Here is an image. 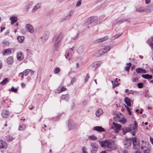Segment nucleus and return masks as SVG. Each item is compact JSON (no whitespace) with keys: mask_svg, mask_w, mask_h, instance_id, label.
<instances>
[{"mask_svg":"<svg viewBox=\"0 0 153 153\" xmlns=\"http://www.w3.org/2000/svg\"><path fill=\"white\" fill-rule=\"evenodd\" d=\"M63 38L62 33L55 35L52 39L54 51H57L61 45L62 41Z\"/></svg>","mask_w":153,"mask_h":153,"instance_id":"nucleus-1","label":"nucleus"},{"mask_svg":"<svg viewBox=\"0 0 153 153\" xmlns=\"http://www.w3.org/2000/svg\"><path fill=\"white\" fill-rule=\"evenodd\" d=\"M133 145L134 149L137 150L139 147V145L137 142L136 137L126 138L124 142V146L127 149H130L132 145Z\"/></svg>","mask_w":153,"mask_h":153,"instance_id":"nucleus-2","label":"nucleus"},{"mask_svg":"<svg viewBox=\"0 0 153 153\" xmlns=\"http://www.w3.org/2000/svg\"><path fill=\"white\" fill-rule=\"evenodd\" d=\"M114 141L111 140H106L100 142V145L102 147L104 148H108L111 150L114 149Z\"/></svg>","mask_w":153,"mask_h":153,"instance_id":"nucleus-3","label":"nucleus"},{"mask_svg":"<svg viewBox=\"0 0 153 153\" xmlns=\"http://www.w3.org/2000/svg\"><path fill=\"white\" fill-rule=\"evenodd\" d=\"M142 143L141 145V150L143 153H149L151 149V146L147 142H144L143 140L142 141Z\"/></svg>","mask_w":153,"mask_h":153,"instance_id":"nucleus-4","label":"nucleus"},{"mask_svg":"<svg viewBox=\"0 0 153 153\" xmlns=\"http://www.w3.org/2000/svg\"><path fill=\"white\" fill-rule=\"evenodd\" d=\"M137 123L136 121L134 122V124L130 125L128 127L130 132H131L133 136L135 135V132L137 130Z\"/></svg>","mask_w":153,"mask_h":153,"instance_id":"nucleus-5","label":"nucleus"},{"mask_svg":"<svg viewBox=\"0 0 153 153\" xmlns=\"http://www.w3.org/2000/svg\"><path fill=\"white\" fill-rule=\"evenodd\" d=\"M122 126L120 124H116L115 122H113L111 126V128L114 130L116 133H118L121 129Z\"/></svg>","mask_w":153,"mask_h":153,"instance_id":"nucleus-6","label":"nucleus"},{"mask_svg":"<svg viewBox=\"0 0 153 153\" xmlns=\"http://www.w3.org/2000/svg\"><path fill=\"white\" fill-rule=\"evenodd\" d=\"M110 48L109 46H107L103 48L100 50L99 51V55H102L105 54L108 52L110 50Z\"/></svg>","mask_w":153,"mask_h":153,"instance_id":"nucleus-7","label":"nucleus"},{"mask_svg":"<svg viewBox=\"0 0 153 153\" xmlns=\"http://www.w3.org/2000/svg\"><path fill=\"white\" fill-rule=\"evenodd\" d=\"M91 147L90 148L91 153H96L97 150V146L95 143H91Z\"/></svg>","mask_w":153,"mask_h":153,"instance_id":"nucleus-8","label":"nucleus"},{"mask_svg":"<svg viewBox=\"0 0 153 153\" xmlns=\"http://www.w3.org/2000/svg\"><path fill=\"white\" fill-rule=\"evenodd\" d=\"M26 30L29 32L33 33L34 32V28L31 24H27L25 26Z\"/></svg>","mask_w":153,"mask_h":153,"instance_id":"nucleus-9","label":"nucleus"},{"mask_svg":"<svg viewBox=\"0 0 153 153\" xmlns=\"http://www.w3.org/2000/svg\"><path fill=\"white\" fill-rule=\"evenodd\" d=\"M97 19V17L95 16H92L88 19L85 23L86 24H89L95 21Z\"/></svg>","mask_w":153,"mask_h":153,"instance_id":"nucleus-10","label":"nucleus"},{"mask_svg":"<svg viewBox=\"0 0 153 153\" xmlns=\"http://www.w3.org/2000/svg\"><path fill=\"white\" fill-rule=\"evenodd\" d=\"M102 64V62L100 61H97L94 62L92 64V66L94 70H95Z\"/></svg>","mask_w":153,"mask_h":153,"instance_id":"nucleus-11","label":"nucleus"},{"mask_svg":"<svg viewBox=\"0 0 153 153\" xmlns=\"http://www.w3.org/2000/svg\"><path fill=\"white\" fill-rule=\"evenodd\" d=\"M49 33L47 32L45 33L41 37L42 41L43 42H45L48 38Z\"/></svg>","mask_w":153,"mask_h":153,"instance_id":"nucleus-12","label":"nucleus"},{"mask_svg":"<svg viewBox=\"0 0 153 153\" xmlns=\"http://www.w3.org/2000/svg\"><path fill=\"white\" fill-rule=\"evenodd\" d=\"M41 6V4L40 3L37 4L33 7L31 11L32 13L35 12L36 10L40 8Z\"/></svg>","mask_w":153,"mask_h":153,"instance_id":"nucleus-13","label":"nucleus"},{"mask_svg":"<svg viewBox=\"0 0 153 153\" xmlns=\"http://www.w3.org/2000/svg\"><path fill=\"white\" fill-rule=\"evenodd\" d=\"M68 126L70 130L74 128L75 124L72 120H69Z\"/></svg>","mask_w":153,"mask_h":153,"instance_id":"nucleus-14","label":"nucleus"},{"mask_svg":"<svg viewBox=\"0 0 153 153\" xmlns=\"http://www.w3.org/2000/svg\"><path fill=\"white\" fill-rule=\"evenodd\" d=\"M11 53V51L9 49H6L2 51V54L3 56H7Z\"/></svg>","mask_w":153,"mask_h":153,"instance_id":"nucleus-15","label":"nucleus"},{"mask_svg":"<svg viewBox=\"0 0 153 153\" xmlns=\"http://www.w3.org/2000/svg\"><path fill=\"white\" fill-rule=\"evenodd\" d=\"M7 147V143L4 140H0V148H5Z\"/></svg>","mask_w":153,"mask_h":153,"instance_id":"nucleus-16","label":"nucleus"},{"mask_svg":"<svg viewBox=\"0 0 153 153\" xmlns=\"http://www.w3.org/2000/svg\"><path fill=\"white\" fill-rule=\"evenodd\" d=\"M67 90V88L63 86H59L57 89L58 93H60Z\"/></svg>","mask_w":153,"mask_h":153,"instance_id":"nucleus-17","label":"nucleus"},{"mask_svg":"<svg viewBox=\"0 0 153 153\" xmlns=\"http://www.w3.org/2000/svg\"><path fill=\"white\" fill-rule=\"evenodd\" d=\"M33 4V2L32 1H29L27 3L25 7V9L26 10L28 11L29 10Z\"/></svg>","mask_w":153,"mask_h":153,"instance_id":"nucleus-18","label":"nucleus"},{"mask_svg":"<svg viewBox=\"0 0 153 153\" xmlns=\"http://www.w3.org/2000/svg\"><path fill=\"white\" fill-rule=\"evenodd\" d=\"M10 19L11 20V24L13 25L18 20V18L16 16H13L10 17Z\"/></svg>","mask_w":153,"mask_h":153,"instance_id":"nucleus-19","label":"nucleus"},{"mask_svg":"<svg viewBox=\"0 0 153 153\" xmlns=\"http://www.w3.org/2000/svg\"><path fill=\"white\" fill-rule=\"evenodd\" d=\"M17 57L18 60L22 61L24 58V55L21 52H20L17 53Z\"/></svg>","mask_w":153,"mask_h":153,"instance_id":"nucleus-20","label":"nucleus"},{"mask_svg":"<svg viewBox=\"0 0 153 153\" xmlns=\"http://www.w3.org/2000/svg\"><path fill=\"white\" fill-rule=\"evenodd\" d=\"M125 21L126 20L124 19H117L114 21L113 23L115 25L120 24Z\"/></svg>","mask_w":153,"mask_h":153,"instance_id":"nucleus-21","label":"nucleus"},{"mask_svg":"<svg viewBox=\"0 0 153 153\" xmlns=\"http://www.w3.org/2000/svg\"><path fill=\"white\" fill-rule=\"evenodd\" d=\"M146 10L148 12H151L153 10V4H151L146 8Z\"/></svg>","mask_w":153,"mask_h":153,"instance_id":"nucleus-22","label":"nucleus"},{"mask_svg":"<svg viewBox=\"0 0 153 153\" xmlns=\"http://www.w3.org/2000/svg\"><path fill=\"white\" fill-rule=\"evenodd\" d=\"M93 129L94 130L100 132L103 131L105 130V129L103 128L100 126L94 127Z\"/></svg>","mask_w":153,"mask_h":153,"instance_id":"nucleus-23","label":"nucleus"},{"mask_svg":"<svg viewBox=\"0 0 153 153\" xmlns=\"http://www.w3.org/2000/svg\"><path fill=\"white\" fill-rule=\"evenodd\" d=\"M7 62L9 65H12L13 62V56H9L7 59Z\"/></svg>","mask_w":153,"mask_h":153,"instance_id":"nucleus-24","label":"nucleus"},{"mask_svg":"<svg viewBox=\"0 0 153 153\" xmlns=\"http://www.w3.org/2000/svg\"><path fill=\"white\" fill-rule=\"evenodd\" d=\"M78 31H76L72 33L71 35V38L74 39H75L78 37Z\"/></svg>","mask_w":153,"mask_h":153,"instance_id":"nucleus-25","label":"nucleus"},{"mask_svg":"<svg viewBox=\"0 0 153 153\" xmlns=\"http://www.w3.org/2000/svg\"><path fill=\"white\" fill-rule=\"evenodd\" d=\"M136 71L137 73H146L145 70L141 68H137L136 69Z\"/></svg>","mask_w":153,"mask_h":153,"instance_id":"nucleus-26","label":"nucleus"},{"mask_svg":"<svg viewBox=\"0 0 153 153\" xmlns=\"http://www.w3.org/2000/svg\"><path fill=\"white\" fill-rule=\"evenodd\" d=\"M136 11L138 12H143L145 11L146 8H144L143 7H140L137 8L136 10Z\"/></svg>","mask_w":153,"mask_h":153,"instance_id":"nucleus-27","label":"nucleus"},{"mask_svg":"<svg viewBox=\"0 0 153 153\" xmlns=\"http://www.w3.org/2000/svg\"><path fill=\"white\" fill-rule=\"evenodd\" d=\"M2 115L4 117L7 118L9 116V112L6 110H3L2 113Z\"/></svg>","mask_w":153,"mask_h":153,"instance_id":"nucleus-28","label":"nucleus"},{"mask_svg":"<svg viewBox=\"0 0 153 153\" xmlns=\"http://www.w3.org/2000/svg\"><path fill=\"white\" fill-rule=\"evenodd\" d=\"M124 102L128 106H130L131 105V103L130 102V99L128 97H126L125 98Z\"/></svg>","mask_w":153,"mask_h":153,"instance_id":"nucleus-29","label":"nucleus"},{"mask_svg":"<svg viewBox=\"0 0 153 153\" xmlns=\"http://www.w3.org/2000/svg\"><path fill=\"white\" fill-rule=\"evenodd\" d=\"M103 113L102 110L101 108L97 109L96 112V115L97 117H99Z\"/></svg>","mask_w":153,"mask_h":153,"instance_id":"nucleus-30","label":"nucleus"},{"mask_svg":"<svg viewBox=\"0 0 153 153\" xmlns=\"http://www.w3.org/2000/svg\"><path fill=\"white\" fill-rule=\"evenodd\" d=\"M69 95L68 94L62 95L61 97V99L68 101L69 100Z\"/></svg>","mask_w":153,"mask_h":153,"instance_id":"nucleus-31","label":"nucleus"},{"mask_svg":"<svg viewBox=\"0 0 153 153\" xmlns=\"http://www.w3.org/2000/svg\"><path fill=\"white\" fill-rule=\"evenodd\" d=\"M142 76L143 78L148 79H152V75H149L148 74L142 75Z\"/></svg>","mask_w":153,"mask_h":153,"instance_id":"nucleus-32","label":"nucleus"},{"mask_svg":"<svg viewBox=\"0 0 153 153\" xmlns=\"http://www.w3.org/2000/svg\"><path fill=\"white\" fill-rule=\"evenodd\" d=\"M73 14V12L72 11H70L65 16V19L67 20L70 19Z\"/></svg>","mask_w":153,"mask_h":153,"instance_id":"nucleus-33","label":"nucleus"},{"mask_svg":"<svg viewBox=\"0 0 153 153\" xmlns=\"http://www.w3.org/2000/svg\"><path fill=\"white\" fill-rule=\"evenodd\" d=\"M122 133L123 134H125L126 133L130 132L129 129L128 127H124L122 129Z\"/></svg>","mask_w":153,"mask_h":153,"instance_id":"nucleus-34","label":"nucleus"},{"mask_svg":"<svg viewBox=\"0 0 153 153\" xmlns=\"http://www.w3.org/2000/svg\"><path fill=\"white\" fill-rule=\"evenodd\" d=\"M131 66V64L130 62L128 63H126V66L125 68V70L126 71H128Z\"/></svg>","mask_w":153,"mask_h":153,"instance_id":"nucleus-35","label":"nucleus"},{"mask_svg":"<svg viewBox=\"0 0 153 153\" xmlns=\"http://www.w3.org/2000/svg\"><path fill=\"white\" fill-rule=\"evenodd\" d=\"M17 39L19 42L22 43L23 42L25 38L24 36H19L17 37Z\"/></svg>","mask_w":153,"mask_h":153,"instance_id":"nucleus-36","label":"nucleus"},{"mask_svg":"<svg viewBox=\"0 0 153 153\" xmlns=\"http://www.w3.org/2000/svg\"><path fill=\"white\" fill-rule=\"evenodd\" d=\"M15 138V137H13L10 135H7L6 136V139L10 141H12Z\"/></svg>","mask_w":153,"mask_h":153,"instance_id":"nucleus-37","label":"nucleus"},{"mask_svg":"<svg viewBox=\"0 0 153 153\" xmlns=\"http://www.w3.org/2000/svg\"><path fill=\"white\" fill-rule=\"evenodd\" d=\"M26 128V126L25 124H22L19 127V130L20 131L24 130Z\"/></svg>","mask_w":153,"mask_h":153,"instance_id":"nucleus-38","label":"nucleus"},{"mask_svg":"<svg viewBox=\"0 0 153 153\" xmlns=\"http://www.w3.org/2000/svg\"><path fill=\"white\" fill-rule=\"evenodd\" d=\"M83 51V48L82 47H79L77 49V52L79 54L82 53Z\"/></svg>","mask_w":153,"mask_h":153,"instance_id":"nucleus-39","label":"nucleus"},{"mask_svg":"<svg viewBox=\"0 0 153 153\" xmlns=\"http://www.w3.org/2000/svg\"><path fill=\"white\" fill-rule=\"evenodd\" d=\"M108 38L107 36H105L102 38L98 39V41L99 42H102L106 40Z\"/></svg>","mask_w":153,"mask_h":153,"instance_id":"nucleus-40","label":"nucleus"},{"mask_svg":"<svg viewBox=\"0 0 153 153\" xmlns=\"http://www.w3.org/2000/svg\"><path fill=\"white\" fill-rule=\"evenodd\" d=\"M8 81V79L7 78H5L1 82L0 84L2 85H5Z\"/></svg>","mask_w":153,"mask_h":153,"instance_id":"nucleus-41","label":"nucleus"},{"mask_svg":"<svg viewBox=\"0 0 153 153\" xmlns=\"http://www.w3.org/2000/svg\"><path fill=\"white\" fill-rule=\"evenodd\" d=\"M29 73V69H26L25 70L23 73H21L20 74H24L25 76H27Z\"/></svg>","mask_w":153,"mask_h":153,"instance_id":"nucleus-42","label":"nucleus"},{"mask_svg":"<svg viewBox=\"0 0 153 153\" xmlns=\"http://www.w3.org/2000/svg\"><path fill=\"white\" fill-rule=\"evenodd\" d=\"M88 138L91 140H94L97 139L96 136L94 135L89 136H88Z\"/></svg>","mask_w":153,"mask_h":153,"instance_id":"nucleus-43","label":"nucleus"},{"mask_svg":"<svg viewBox=\"0 0 153 153\" xmlns=\"http://www.w3.org/2000/svg\"><path fill=\"white\" fill-rule=\"evenodd\" d=\"M54 73L55 74H57L60 71V69L59 68H56L54 70Z\"/></svg>","mask_w":153,"mask_h":153,"instance_id":"nucleus-44","label":"nucleus"},{"mask_svg":"<svg viewBox=\"0 0 153 153\" xmlns=\"http://www.w3.org/2000/svg\"><path fill=\"white\" fill-rule=\"evenodd\" d=\"M120 123L122 124H124L126 122V120L125 118H123L120 121Z\"/></svg>","mask_w":153,"mask_h":153,"instance_id":"nucleus-45","label":"nucleus"},{"mask_svg":"<svg viewBox=\"0 0 153 153\" xmlns=\"http://www.w3.org/2000/svg\"><path fill=\"white\" fill-rule=\"evenodd\" d=\"M81 0H79L77 2L76 6V7H79L80 6L81 4Z\"/></svg>","mask_w":153,"mask_h":153,"instance_id":"nucleus-46","label":"nucleus"},{"mask_svg":"<svg viewBox=\"0 0 153 153\" xmlns=\"http://www.w3.org/2000/svg\"><path fill=\"white\" fill-rule=\"evenodd\" d=\"M152 40L153 41V37L152 38ZM149 45L151 48V49L153 51V42H151L149 43Z\"/></svg>","mask_w":153,"mask_h":153,"instance_id":"nucleus-47","label":"nucleus"},{"mask_svg":"<svg viewBox=\"0 0 153 153\" xmlns=\"http://www.w3.org/2000/svg\"><path fill=\"white\" fill-rule=\"evenodd\" d=\"M138 87L139 88H141L143 87V84L142 83H139L137 84Z\"/></svg>","mask_w":153,"mask_h":153,"instance_id":"nucleus-48","label":"nucleus"},{"mask_svg":"<svg viewBox=\"0 0 153 153\" xmlns=\"http://www.w3.org/2000/svg\"><path fill=\"white\" fill-rule=\"evenodd\" d=\"M89 78V76L88 74H87L86 75V76L85 77V82H86L88 81V80Z\"/></svg>","mask_w":153,"mask_h":153,"instance_id":"nucleus-49","label":"nucleus"},{"mask_svg":"<svg viewBox=\"0 0 153 153\" xmlns=\"http://www.w3.org/2000/svg\"><path fill=\"white\" fill-rule=\"evenodd\" d=\"M125 106L127 109V110L128 112H129V114L131 115V112L130 111V108L126 105Z\"/></svg>","mask_w":153,"mask_h":153,"instance_id":"nucleus-50","label":"nucleus"},{"mask_svg":"<svg viewBox=\"0 0 153 153\" xmlns=\"http://www.w3.org/2000/svg\"><path fill=\"white\" fill-rule=\"evenodd\" d=\"M111 82L112 83L113 85V88H114L116 86H117L118 85V84H115V83H114L112 81Z\"/></svg>","mask_w":153,"mask_h":153,"instance_id":"nucleus-51","label":"nucleus"},{"mask_svg":"<svg viewBox=\"0 0 153 153\" xmlns=\"http://www.w3.org/2000/svg\"><path fill=\"white\" fill-rule=\"evenodd\" d=\"M76 78L75 77H73L71 79V84H73L75 81Z\"/></svg>","mask_w":153,"mask_h":153,"instance_id":"nucleus-52","label":"nucleus"},{"mask_svg":"<svg viewBox=\"0 0 153 153\" xmlns=\"http://www.w3.org/2000/svg\"><path fill=\"white\" fill-rule=\"evenodd\" d=\"M11 91L13 92H16L17 91V89L16 88H14V87H13L11 88Z\"/></svg>","mask_w":153,"mask_h":153,"instance_id":"nucleus-53","label":"nucleus"},{"mask_svg":"<svg viewBox=\"0 0 153 153\" xmlns=\"http://www.w3.org/2000/svg\"><path fill=\"white\" fill-rule=\"evenodd\" d=\"M82 150L83 153H88L86 151V149L85 147H83Z\"/></svg>","mask_w":153,"mask_h":153,"instance_id":"nucleus-54","label":"nucleus"},{"mask_svg":"<svg viewBox=\"0 0 153 153\" xmlns=\"http://www.w3.org/2000/svg\"><path fill=\"white\" fill-rule=\"evenodd\" d=\"M121 35V34H116V35H115V36H114V38L115 39V38H117L118 37H119Z\"/></svg>","mask_w":153,"mask_h":153,"instance_id":"nucleus-55","label":"nucleus"},{"mask_svg":"<svg viewBox=\"0 0 153 153\" xmlns=\"http://www.w3.org/2000/svg\"><path fill=\"white\" fill-rule=\"evenodd\" d=\"M30 72V74L31 75H33L34 73V71L31 70V69H29V72Z\"/></svg>","mask_w":153,"mask_h":153,"instance_id":"nucleus-56","label":"nucleus"},{"mask_svg":"<svg viewBox=\"0 0 153 153\" xmlns=\"http://www.w3.org/2000/svg\"><path fill=\"white\" fill-rule=\"evenodd\" d=\"M151 0H145V3L146 4H149Z\"/></svg>","mask_w":153,"mask_h":153,"instance_id":"nucleus-57","label":"nucleus"},{"mask_svg":"<svg viewBox=\"0 0 153 153\" xmlns=\"http://www.w3.org/2000/svg\"><path fill=\"white\" fill-rule=\"evenodd\" d=\"M150 142H151L152 144L153 145V138H152L151 137H150Z\"/></svg>","mask_w":153,"mask_h":153,"instance_id":"nucleus-58","label":"nucleus"},{"mask_svg":"<svg viewBox=\"0 0 153 153\" xmlns=\"http://www.w3.org/2000/svg\"><path fill=\"white\" fill-rule=\"evenodd\" d=\"M132 81L134 82H136L137 79L136 78H133L132 79Z\"/></svg>","mask_w":153,"mask_h":153,"instance_id":"nucleus-59","label":"nucleus"},{"mask_svg":"<svg viewBox=\"0 0 153 153\" xmlns=\"http://www.w3.org/2000/svg\"><path fill=\"white\" fill-rule=\"evenodd\" d=\"M21 85L22 86V87L23 88L25 86V85L24 83L22 82L21 83Z\"/></svg>","mask_w":153,"mask_h":153,"instance_id":"nucleus-60","label":"nucleus"},{"mask_svg":"<svg viewBox=\"0 0 153 153\" xmlns=\"http://www.w3.org/2000/svg\"><path fill=\"white\" fill-rule=\"evenodd\" d=\"M34 108V107H33V105H31V106H30L29 107V108L30 110H32Z\"/></svg>","mask_w":153,"mask_h":153,"instance_id":"nucleus-61","label":"nucleus"},{"mask_svg":"<svg viewBox=\"0 0 153 153\" xmlns=\"http://www.w3.org/2000/svg\"><path fill=\"white\" fill-rule=\"evenodd\" d=\"M2 66V64L1 61L0 60V69L1 68Z\"/></svg>","mask_w":153,"mask_h":153,"instance_id":"nucleus-62","label":"nucleus"},{"mask_svg":"<svg viewBox=\"0 0 153 153\" xmlns=\"http://www.w3.org/2000/svg\"><path fill=\"white\" fill-rule=\"evenodd\" d=\"M69 56V53H67V55H65V57L66 58V59L68 58V57Z\"/></svg>","mask_w":153,"mask_h":153,"instance_id":"nucleus-63","label":"nucleus"},{"mask_svg":"<svg viewBox=\"0 0 153 153\" xmlns=\"http://www.w3.org/2000/svg\"><path fill=\"white\" fill-rule=\"evenodd\" d=\"M134 153H141L140 152H138V151H135V152Z\"/></svg>","mask_w":153,"mask_h":153,"instance_id":"nucleus-64","label":"nucleus"}]
</instances>
